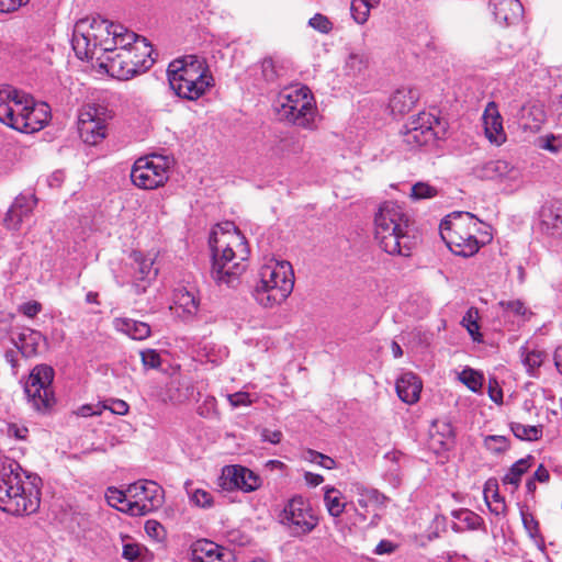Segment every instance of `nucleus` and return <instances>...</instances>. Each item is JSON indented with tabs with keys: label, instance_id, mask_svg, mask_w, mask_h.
<instances>
[{
	"label": "nucleus",
	"instance_id": "6ab92c4d",
	"mask_svg": "<svg viewBox=\"0 0 562 562\" xmlns=\"http://www.w3.org/2000/svg\"><path fill=\"white\" fill-rule=\"evenodd\" d=\"M106 56V70L112 76L120 80H127L137 75V64L132 61V53L123 48L114 53H108Z\"/></svg>",
	"mask_w": 562,
	"mask_h": 562
},
{
	"label": "nucleus",
	"instance_id": "58836bf2",
	"mask_svg": "<svg viewBox=\"0 0 562 562\" xmlns=\"http://www.w3.org/2000/svg\"><path fill=\"white\" fill-rule=\"evenodd\" d=\"M532 460H533V458L531 456H528V457L519 459L517 462H515L510 467L509 471L503 477V483L512 484L515 487H518L521 476L528 471V469L531 465Z\"/></svg>",
	"mask_w": 562,
	"mask_h": 562
},
{
	"label": "nucleus",
	"instance_id": "6e6d98bb",
	"mask_svg": "<svg viewBox=\"0 0 562 562\" xmlns=\"http://www.w3.org/2000/svg\"><path fill=\"white\" fill-rule=\"evenodd\" d=\"M308 25L324 34L329 33L333 29V23L329 21V19L321 13H316L313 18H311Z\"/></svg>",
	"mask_w": 562,
	"mask_h": 562
},
{
	"label": "nucleus",
	"instance_id": "c03bdc74",
	"mask_svg": "<svg viewBox=\"0 0 562 562\" xmlns=\"http://www.w3.org/2000/svg\"><path fill=\"white\" fill-rule=\"evenodd\" d=\"M460 381L472 392H479L483 385V375L473 369H464L460 375Z\"/></svg>",
	"mask_w": 562,
	"mask_h": 562
},
{
	"label": "nucleus",
	"instance_id": "8fccbe9b",
	"mask_svg": "<svg viewBox=\"0 0 562 562\" xmlns=\"http://www.w3.org/2000/svg\"><path fill=\"white\" fill-rule=\"evenodd\" d=\"M188 494L190 496L191 502L199 507H211L213 504V497L211 493L203 488L189 490L187 487Z\"/></svg>",
	"mask_w": 562,
	"mask_h": 562
},
{
	"label": "nucleus",
	"instance_id": "bb28decb",
	"mask_svg": "<svg viewBox=\"0 0 562 562\" xmlns=\"http://www.w3.org/2000/svg\"><path fill=\"white\" fill-rule=\"evenodd\" d=\"M43 340H45V337L40 331L31 328H23L16 336L11 337L13 346L25 358L36 356Z\"/></svg>",
	"mask_w": 562,
	"mask_h": 562
},
{
	"label": "nucleus",
	"instance_id": "9b49d317",
	"mask_svg": "<svg viewBox=\"0 0 562 562\" xmlns=\"http://www.w3.org/2000/svg\"><path fill=\"white\" fill-rule=\"evenodd\" d=\"M169 158L150 155L138 158L132 168V182L145 190H153L165 184L169 178Z\"/></svg>",
	"mask_w": 562,
	"mask_h": 562
},
{
	"label": "nucleus",
	"instance_id": "2f4dec72",
	"mask_svg": "<svg viewBox=\"0 0 562 562\" xmlns=\"http://www.w3.org/2000/svg\"><path fill=\"white\" fill-rule=\"evenodd\" d=\"M87 22L77 21L74 29L72 35V47L77 56L81 59L90 58L93 56L95 48L92 47V43L88 36H86Z\"/></svg>",
	"mask_w": 562,
	"mask_h": 562
},
{
	"label": "nucleus",
	"instance_id": "6e6552de",
	"mask_svg": "<svg viewBox=\"0 0 562 562\" xmlns=\"http://www.w3.org/2000/svg\"><path fill=\"white\" fill-rule=\"evenodd\" d=\"M278 520L288 535L294 538L310 535L318 525V517L311 503L302 495H295L284 504Z\"/></svg>",
	"mask_w": 562,
	"mask_h": 562
},
{
	"label": "nucleus",
	"instance_id": "79ce46f5",
	"mask_svg": "<svg viewBox=\"0 0 562 562\" xmlns=\"http://www.w3.org/2000/svg\"><path fill=\"white\" fill-rule=\"evenodd\" d=\"M284 68L271 57H267L261 61L262 78L267 82H276L278 78L283 76Z\"/></svg>",
	"mask_w": 562,
	"mask_h": 562
},
{
	"label": "nucleus",
	"instance_id": "bf43d9fd",
	"mask_svg": "<svg viewBox=\"0 0 562 562\" xmlns=\"http://www.w3.org/2000/svg\"><path fill=\"white\" fill-rule=\"evenodd\" d=\"M145 531L149 537L156 540L162 539L166 533L164 526L154 519H149L145 522Z\"/></svg>",
	"mask_w": 562,
	"mask_h": 562
},
{
	"label": "nucleus",
	"instance_id": "5701e85b",
	"mask_svg": "<svg viewBox=\"0 0 562 562\" xmlns=\"http://www.w3.org/2000/svg\"><path fill=\"white\" fill-rule=\"evenodd\" d=\"M490 7L495 20L506 26L518 23L524 14L519 0H490Z\"/></svg>",
	"mask_w": 562,
	"mask_h": 562
},
{
	"label": "nucleus",
	"instance_id": "4d7b16f0",
	"mask_svg": "<svg viewBox=\"0 0 562 562\" xmlns=\"http://www.w3.org/2000/svg\"><path fill=\"white\" fill-rule=\"evenodd\" d=\"M142 363L145 368L157 369L161 364L159 353L154 349H147L140 352Z\"/></svg>",
	"mask_w": 562,
	"mask_h": 562
},
{
	"label": "nucleus",
	"instance_id": "423d86ee",
	"mask_svg": "<svg viewBox=\"0 0 562 562\" xmlns=\"http://www.w3.org/2000/svg\"><path fill=\"white\" fill-rule=\"evenodd\" d=\"M479 221L469 212H452L439 225L440 236L448 248L457 256H474L480 250L475 234L480 231Z\"/></svg>",
	"mask_w": 562,
	"mask_h": 562
},
{
	"label": "nucleus",
	"instance_id": "e2e57ef3",
	"mask_svg": "<svg viewBox=\"0 0 562 562\" xmlns=\"http://www.w3.org/2000/svg\"><path fill=\"white\" fill-rule=\"evenodd\" d=\"M122 555L128 561H135L140 555V547L137 543H126L123 546Z\"/></svg>",
	"mask_w": 562,
	"mask_h": 562
},
{
	"label": "nucleus",
	"instance_id": "0eeeda50",
	"mask_svg": "<svg viewBox=\"0 0 562 562\" xmlns=\"http://www.w3.org/2000/svg\"><path fill=\"white\" fill-rule=\"evenodd\" d=\"M279 115L300 127L314 128L316 105L311 90L306 86L284 89L278 98Z\"/></svg>",
	"mask_w": 562,
	"mask_h": 562
},
{
	"label": "nucleus",
	"instance_id": "864d4df0",
	"mask_svg": "<svg viewBox=\"0 0 562 562\" xmlns=\"http://www.w3.org/2000/svg\"><path fill=\"white\" fill-rule=\"evenodd\" d=\"M487 450L494 453H502L508 449V440L504 436H487L484 440Z\"/></svg>",
	"mask_w": 562,
	"mask_h": 562
},
{
	"label": "nucleus",
	"instance_id": "13d9d810",
	"mask_svg": "<svg viewBox=\"0 0 562 562\" xmlns=\"http://www.w3.org/2000/svg\"><path fill=\"white\" fill-rule=\"evenodd\" d=\"M498 304L504 312L513 313L514 315L524 316L527 313L525 304L519 300L501 301Z\"/></svg>",
	"mask_w": 562,
	"mask_h": 562
},
{
	"label": "nucleus",
	"instance_id": "2eb2a0df",
	"mask_svg": "<svg viewBox=\"0 0 562 562\" xmlns=\"http://www.w3.org/2000/svg\"><path fill=\"white\" fill-rule=\"evenodd\" d=\"M507 114L516 120L520 128L532 133L540 131L546 121L543 106L535 102L520 104L513 100L507 104Z\"/></svg>",
	"mask_w": 562,
	"mask_h": 562
},
{
	"label": "nucleus",
	"instance_id": "3c124183",
	"mask_svg": "<svg viewBox=\"0 0 562 562\" xmlns=\"http://www.w3.org/2000/svg\"><path fill=\"white\" fill-rule=\"evenodd\" d=\"M438 190L426 182H417L412 187L411 196L414 200L429 199L436 196Z\"/></svg>",
	"mask_w": 562,
	"mask_h": 562
},
{
	"label": "nucleus",
	"instance_id": "680f3d73",
	"mask_svg": "<svg viewBox=\"0 0 562 562\" xmlns=\"http://www.w3.org/2000/svg\"><path fill=\"white\" fill-rule=\"evenodd\" d=\"M228 401L234 407L247 406L251 404L250 395L246 392H236L234 394H229Z\"/></svg>",
	"mask_w": 562,
	"mask_h": 562
},
{
	"label": "nucleus",
	"instance_id": "a19ab883",
	"mask_svg": "<svg viewBox=\"0 0 562 562\" xmlns=\"http://www.w3.org/2000/svg\"><path fill=\"white\" fill-rule=\"evenodd\" d=\"M509 427L514 436L520 440H539L542 437L543 432L542 425L528 426L522 425L520 423L512 422L509 424Z\"/></svg>",
	"mask_w": 562,
	"mask_h": 562
},
{
	"label": "nucleus",
	"instance_id": "412c9836",
	"mask_svg": "<svg viewBox=\"0 0 562 562\" xmlns=\"http://www.w3.org/2000/svg\"><path fill=\"white\" fill-rule=\"evenodd\" d=\"M192 562H235L234 553L212 541H199L192 549Z\"/></svg>",
	"mask_w": 562,
	"mask_h": 562
},
{
	"label": "nucleus",
	"instance_id": "e433bc0d",
	"mask_svg": "<svg viewBox=\"0 0 562 562\" xmlns=\"http://www.w3.org/2000/svg\"><path fill=\"white\" fill-rule=\"evenodd\" d=\"M521 521L528 536L535 542V544L541 550H544V538L540 532L539 521L535 518L531 513L526 510L520 512Z\"/></svg>",
	"mask_w": 562,
	"mask_h": 562
},
{
	"label": "nucleus",
	"instance_id": "4c0bfd02",
	"mask_svg": "<svg viewBox=\"0 0 562 562\" xmlns=\"http://www.w3.org/2000/svg\"><path fill=\"white\" fill-rule=\"evenodd\" d=\"M355 491L358 496V504L361 508H367L370 504H384L386 497L375 488H369L362 484H356Z\"/></svg>",
	"mask_w": 562,
	"mask_h": 562
},
{
	"label": "nucleus",
	"instance_id": "7ed1b4c3",
	"mask_svg": "<svg viewBox=\"0 0 562 562\" xmlns=\"http://www.w3.org/2000/svg\"><path fill=\"white\" fill-rule=\"evenodd\" d=\"M48 105L35 104L33 99L11 86L0 87V122L22 133L32 134L49 121Z\"/></svg>",
	"mask_w": 562,
	"mask_h": 562
},
{
	"label": "nucleus",
	"instance_id": "20e7f679",
	"mask_svg": "<svg viewBox=\"0 0 562 562\" xmlns=\"http://www.w3.org/2000/svg\"><path fill=\"white\" fill-rule=\"evenodd\" d=\"M374 237L390 255H411L414 238L409 235V218L401 205L392 201L381 204L374 216Z\"/></svg>",
	"mask_w": 562,
	"mask_h": 562
},
{
	"label": "nucleus",
	"instance_id": "c85d7f7f",
	"mask_svg": "<svg viewBox=\"0 0 562 562\" xmlns=\"http://www.w3.org/2000/svg\"><path fill=\"white\" fill-rule=\"evenodd\" d=\"M418 99L419 92L417 89L401 87L392 94L389 105L393 113L405 114L415 106Z\"/></svg>",
	"mask_w": 562,
	"mask_h": 562
},
{
	"label": "nucleus",
	"instance_id": "9d476101",
	"mask_svg": "<svg viewBox=\"0 0 562 562\" xmlns=\"http://www.w3.org/2000/svg\"><path fill=\"white\" fill-rule=\"evenodd\" d=\"M126 492L133 502L120 508L131 516H145L164 504V490L154 481L138 480L130 484Z\"/></svg>",
	"mask_w": 562,
	"mask_h": 562
},
{
	"label": "nucleus",
	"instance_id": "f8f14e48",
	"mask_svg": "<svg viewBox=\"0 0 562 562\" xmlns=\"http://www.w3.org/2000/svg\"><path fill=\"white\" fill-rule=\"evenodd\" d=\"M111 117L109 110L100 104H86L79 110L78 131L81 139L97 145L106 136V122Z\"/></svg>",
	"mask_w": 562,
	"mask_h": 562
},
{
	"label": "nucleus",
	"instance_id": "cd10ccee",
	"mask_svg": "<svg viewBox=\"0 0 562 562\" xmlns=\"http://www.w3.org/2000/svg\"><path fill=\"white\" fill-rule=\"evenodd\" d=\"M422 381L413 372L402 374L396 381V393L406 404H414L419 400Z\"/></svg>",
	"mask_w": 562,
	"mask_h": 562
},
{
	"label": "nucleus",
	"instance_id": "473e14b6",
	"mask_svg": "<svg viewBox=\"0 0 562 562\" xmlns=\"http://www.w3.org/2000/svg\"><path fill=\"white\" fill-rule=\"evenodd\" d=\"M128 50L132 53V61L137 64V75L148 70L155 63V58L151 56L154 49L147 38L139 40L138 44L134 45L133 48Z\"/></svg>",
	"mask_w": 562,
	"mask_h": 562
},
{
	"label": "nucleus",
	"instance_id": "a878e982",
	"mask_svg": "<svg viewBox=\"0 0 562 562\" xmlns=\"http://www.w3.org/2000/svg\"><path fill=\"white\" fill-rule=\"evenodd\" d=\"M483 119L485 135L488 140L497 145H501L503 142H505L506 135L503 128V120L494 102L488 103L485 109Z\"/></svg>",
	"mask_w": 562,
	"mask_h": 562
},
{
	"label": "nucleus",
	"instance_id": "b1692460",
	"mask_svg": "<svg viewBox=\"0 0 562 562\" xmlns=\"http://www.w3.org/2000/svg\"><path fill=\"white\" fill-rule=\"evenodd\" d=\"M170 88L175 91V93L182 99L195 101L214 85L213 78L206 79H190L184 78V81L180 82H171L169 83Z\"/></svg>",
	"mask_w": 562,
	"mask_h": 562
},
{
	"label": "nucleus",
	"instance_id": "72a5a7b5",
	"mask_svg": "<svg viewBox=\"0 0 562 562\" xmlns=\"http://www.w3.org/2000/svg\"><path fill=\"white\" fill-rule=\"evenodd\" d=\"M112 35L113 43L111 45L110 53H114L115 50L123 48L131 49L134 45L138 44L139 40L144 38L119 23L113 27Z\"/></svg>",
	"mask_w": 562,
	"mask_h": 562
},
{
	"label": "nucleus",
	"instance_id": "09e8293b",
	"mask_svg": "<svg viewBox=\"0 0 562 562\" xmlns=\"http://www.w3.org/2000/svg\"><path fill=\"white\" fill-rule=\"evenodd\" d=\"M279 149L282 153L296 155L303 151V144L297 136L288 135L279 140Z\"/></svg>",
	"mask_w": 562,
	"mask_h": 562
},
{
	"label": "nucleus",
	"instance_id": "a18cd8bd",
	"mask_svg": "<svg viewBox=\"0 0 562 562\" xmlns=\"http://www.w3.org/2000/svg\"><path fill=\"white\" fill-rule=\"evenodd\" d=\"M369 58L364 53L351 52L346 59V69L352 74L361 72L367 68Z\"/></svg>",
	"mask_w": 562,
	"mask_h": 562
},
{
	"label": "nucleus",
	"instance_id": "393cba45",
	"mask_svg": "<svg viewBox=\"0 0 562 562\" xmlns=\"http://www.w3.org/2000/svg\"><path fill=\"white\" fill-rule=\"evenodd\" d=\"M134 281L133 289L136 294H143L150 281L156 278L157 270L153 268L154 261L150 258H143L135 254Z\"/></svg>",
	"mask_w": 562,
	"mask_h": 562
},
{
	"label": "nucleus",
	"instance_id": "c756f323",
	"mask_svg": "<svg viewBox=\"0 0 562 562\" xmlns=\"http://www.w3.org/2000/svg\"><path fill=\"white\" fill-rule=\"evenodd\" d=\"M519 353L528 375L538 378L539 369L548 360L549 355L546 351L537 348L531 349L527 345H524L519 348Z\"/></svg>",
	"mask_w": 562,
	"mask_h": 562
},
{
	"label": "nucleus",
	"instance_id": "39448f33",
	"mask_svg": "<svg viewBox=\"0 0 562 562\" xmlns=\"http://www.w3.org/2000/svg\"><path fill=\"white\" fill-rule=\"evenodd\" d=\"M259 276L254 297L263 307L281 304L293 291L294 272L286 260L270 259L260 268Z\"/></svg>",
	"mask_w": 562,
	"mask_h": 562
},
{
	"label": "nucleus",
	"instance_id": "4be33fe9",
	"mask_svg": "<svg viewBox=\"0 0 562 562\" xmlns=\"http://www.w3.org/2000/svg\"><path fill=\"white\" fill-rule=\"evenodd\" d=\"M540 231L549 237L562 238V203L551 202L541 207Z\"/></svg>",
	"mask_w": 562,
	"mask_h": 562
},
{
	"label": "nucleus",
	"instance_id": "1a4fd4ad",
	"mask_svg": "<svg viewBox=\"0 0 562 562\" xmlns=\"http://www.w3.org/2000/svg\"><path fill=\"white\" fill-rule=\"evenodd\" d=\"M54 369L48 364L35 366L24 384L29 404L40 413H47L55 404L53 391Z\"/></svg>",
	"mask_w": 562,
	"mask_h": 562
},
{
	"label": "nucleus",
	"instance_id": "774afa93",
	"mask_svg": "<svg viewBox=\"0 0 562 562\" xmlns=\"http://www.w3.org/2000/svg\"><path fill=\"white\" fill-rule=\"evenodd\" d=\"M405 459V454L398 450H392L384 454V460L390 462V467L401 465Z\"/></svg>",
	"mask_w": 562,
	"mask_h": 562
},
{
	"label": "nucleus",
	"instance_id": "de8ad7c7",
	"mask_svg": "<svg viewBox=\"0 0 562 562\" xmlns=\"http://www.w3.org/2000/svg\"><path fill=\"white\" fill-rule=\"evenodd\" d=\"M372 8H374V5L351 0V15L358 24H364L368 21Z\"/></svg>",
	"mask_w": 562,
	"mask_h": 562
},
{
	"label": "nucleus",
	"instance_id": "c9c22d12",
	"mask_svg": "<svg viewBox=\"0 0 562 562\" xmlns=\"http://www.w3.org/2000/svg\"><path fill=\"white\" fill-rule=\"evenodd\" d=\"M516 48L508 38H503L497 44H492L485 48L484 58L487 63H496L509 58L515 54Z\"/></svg>",
	"mask_w": 562,
	"mask_h": 562
},
{
	"label": "nucleus",
	"instance_id": "338daca9",
	"mask_svg": "<svg viewBox=\"0 0 562 562\" xmlns=\"http://www.w3.org/2000/svg\"><path fill=\"white\" fill-rule=\"evenodd\" d=\"M260 436L262 441H267L273 445L279 443L282 439V432L280 430H270L268 428H263Z\"/></svg>",
	"mask_w": 562,
	"mask_h": 562
},
{
	"label": "nucleus",
	"instance_id": "f03ea898",
	"mask_svg": "<svg viewBox=\"0 0 562 562\" xmlns=\"http://www.w3.org/2000/svg\"><path fill=\"white\" fill-rule=\"evenodd\" d=\"M20 464L9 461L0 470V509L4 513L21 516L36 513L40 508V488L37 476H25Z\"/></svg>",
	"mask_w": 562,
	"mask_h": 562
},
{
	"label": "nucleus",
	"instance_id": "f704fd0d",
	"mask_svg": "<svg viewBox=\"0 0 562 562\" xmlns=\"http://www.w3.org/2000/svg\"><path fill=\"white\" fill-rule=\"evenodd\" d=\"M175 304L182 313L191 317L196 314L199 310V299L194 292L187 288H180L175 292Z\"/></svg>",
	"mask_w": 562,
	"mask_h": 562
},
{
	"label": "nucleus",
	"instance_id": "dca6fc26",
	"mask_svg": "<svg viewBox=\"0 0 562 562\" xmlns=\"http://www.w3.org/2000/svg\"><path fill=\"white\" fill-rule=\"evenodd\" d=\"M221 486L224 490H240L245 493L254 492L261 484L260 477L251 470L241 465L225 467L221 476Z\"/></svg>",
	"mask_w": 562,
	"mask_h": 562
},
{
	"label": "nucleus",
	"instance_id": "052dcab7",
	"mask_svg": "<svg viewBox=\"0 0 562 562\" xmlns=\"http://www.w3.org/2000/svg\"><path fill=\"white\" fill-rule=\"evenodd\" d=\"M384 479L393 486L398 487L403 481L401 465L389 467L385 471Z\"/></svg>",
	"mask_w": 562,
	"mask_h": 562
},
{
	"label": "nucleus",
	"instance_id": "f3484780",
	"mask_svg": "<svg viewBox=\"0 0 562 562\" xmlns=\"http://www.w3.org/2000/svg\"><path fill=\"white\" fill-rule=\"evenodd\" d=\"M79 21L87 22L86 36H88L92 43L93 48H100L104 53L111 52V45L113 43L112 31L117 23L109 22L100 16L83 18Z\"/></svg>",
	"mask_w": 562,
	"mask_h": 562
},
{
	"label": "nucleus",
	"instance_id": "69168bd1",
	"mask_svg": "<svg viewBox=\"0 0 562 562\" xmlns=\"http://www.w3.org/2000/svg\"><path fill=\"white\" fill-rule=\"evenodd\" d=\"M30 0H0L1 12H13L25 5Z\"/></svg>",
	"mask_w": 562,
	"mask_h": 562
},
{
	"label": "nucleus",
	"instance_id": "ea45409f",
	"mask_svg": "<svg viewBox=\"0 0 562 562\" xmlns=\"http://www.w3.org/2000/svg\"><path fill=\"white\" fill-rule=\"evenodd\" d=\"M324 502L333 517H339L346 508V504L341 502V493L335 487H325Z\"/></svg>",
	"mask_w": 562,
	"mask_h": 562
},
{
	"label": "nucleus",
	"instance_id": "5fc2aeb1",
	"mask_svg": "<svg viewBox=\"0 0 562 562\" xmlns=\"http://www.w3.org/2000/svg\"><path fill=\"white\" fill-rule=\"evenodd\" d=\"M305 459L313 463H317L318 465L330 470L335 467L336 462L334 459H331L328 456H325L321 452L314 451V450H307L305 454Z\"/></svg>",
	"mask_w": 562,
	"mask_h": 562
},
{
	"label": "nucleus",
	"instance_id": "f257e3e1",
	"mask_svg": "<svg viewBox=\"0 0 562 562\" xmlns=\"http://www.w3.org/2000/svg\"><path fill=\"white\" fill-rule=\"evenodd\" d=\"M214 229L209 239L212 254L211 277L217 284L233 286L245 270L249 248L245 236L233 223Z\"/></svg>",
	"mask_w": 562,
	"mask_h": 562
},
{
	"label": "nucleus",
	"instance_id": "aec40b11",
	"mask_svg": "<svg viewBox=\"0 0 562 562\" xmlns=\"http://www.w3.org/2000/svg\"><path fill=\"white\" fill-rule=\"evenodd\" d=\"M36 204L34 195L20 194L8 210L3 223L8 229L19 231L24 218H27Z\"/></svg>",
	"mask_w": 562,
	"mask_h": 562
},
{
	"label": "nucleus",
	"instance_id": "37998d69",
	"mask_svg": "<svg viewBox=\"0 0 562 562\" xmlns=\"http://www.w3.org/2000/svg\"><path fill=\"white\" fill-rule=\"evenodd\" d=\"M462 325L467 328L474 341H481L480 325L477 323V311L470 308L462 318Z\"/></svg>",
	"mask_w": 562,
	"mask_h": 562
},
{
	"label": "nucleus",
	"instance_id": "4468645a",
	"mask_svg": "<svg viewBox=\"0 0 562 562\" xmlns=\"http://www.w3.org/2000/svg\"><path fill=\"white\" fill-rule=\"evenodd\" d=\"M439 120L431 113L420 112L406 125L403 134V142L409 147H420L432 142L436 136L435 125Z\"/></svg>",
	"mask_w": 562,
	"mask_h": 562
},
{
	"label": "nucleus",
	"instance_id": "ddd939ff",
	"mask_svg": "<svg viewBox=\"0 0 562 562\" xmlns=\"http://www.w3.org/2000/svg\"><path fill=\"white\" fill-rule=\"evenodd\" d=\"M167 75L169 83L183 82L184 78L188 80L213 78L205 59L196 55H186L172 60L168 66Z\"/></svg>",
	"mask_w": 562,
	"mask_h": 562
},
{
	"label": "nucleus",
	"instance_id": "603ef678",
	"mask_svg": "<svg viewBox=\"0 0 562 562\" xmlns=\"http://www.w3.org/2000/svg\"><path fill=\"white\" fill-rule=\"evenodd\" d=\"M127 493L125 494L115 487H110L105 494L109 505L115 507L119 510H121L120 507H126V503L133 502L127 499Z\"/></svg>",
	"mask_w": 562,
	"mask_h": 562
},
{
	"label": "nucleus",
	"instance_id": "0e129e2a",
	"mask_svg": "<svg viewBox=\"0 0 562 562\" xmlns=\"http://www.w3.org/2000/svg\"><path fill=\"white\" fill-rule=\"evenodd\" d=\"M110 405H104L105 408H109L113 414L116 415H126L128 413V404L123 400H111Z\"/></svg>",
	"mask_w": 562,
	"mask_h": 562
},
{
	"label": "nucleus",
	"instance_id": "a211bd4d",
	"mask_svg": "<svg viewBox=\"0 0 562 562\" xmlns=\"http://www.w3.org/2000/svg\"><path fill=\"white\" fill-rule=\"evenodd\" d=\"M480 179L517 181L521 177L520 169L504 159L491 160L474 170Z\"/></svg>",
	"mask_w": 562,
	"mask_h": 562
},
{
	"label": "nucleus",
	"instance_id": "49530a36",
	"mask_svg": "<svg viewBox=\"0 0 562 562\" xmlns=\"http://www.w3.org/2000/svg\"><path fill=\"white\" fill-rule=\"evenodd\" d=\"M456 518L465 525L468 529H479L483 525V519L469 509H461L454 514Z\"/></svg>",
	"mask_w": 562,
	"mask_h": 562
},
{
	"label": "nucleus",
	"instance_id": "7c9ffc66",
	"mask_svg": "<svg viewBox=\"0 0 562 562\" xmlns=\"http://www.w3.org/2000/svg\"><path fill=\"white\" fill-rule=\"evenodd\" d=\"M113 325L116 330L135 340H143L150 336V326L145 322L122 317L115 318Z\"/></svg>",
	"mask_w": 562,
	"mask_h": 562
}]
</instances>
